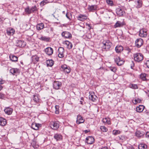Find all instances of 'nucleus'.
I'll return each instance as SVG.
<instances>
[{
    "label": "nucleus",
    "instance_id": "f257e3e1",
    "mask_svg": "<svg viewBox=\"0 0 149 149\" xmlns=\"http://www.w3.org/2000/svg\"><path fill=\"white\" fill-rule=\"evenodd\" d=\"M134 60L137 62H140L142 61L143 58V55L140 53H137L134 54Z\"/></svg>",
    "mask_w": 149,
    "mask_h": 149
},
{
    "label": "nucleus",
    "instance_id": "f03ea898",
    "mask_svg": "<svg viewBox=\"0 0 149 149\" xmlns=\"http://www.w3.org/2000/svg\"><path fill=\"white\" fill-rule=\"evenodd\" d=\"M102 49H108L110 48L111 45V43L109 40H105L103 41Z\"/></svg>",
    "mask_w": 149,
    "mask_h": 149
},
{
    "label": "nucleus",
    "instance_id": "7ed1b4c3",
    "mask_svg": "<svg viewBox=\"0 0 149 149\" xmlns=\"http://www.w3.org/2000/svg\"><path fill=\"white\" fill-rule=\"evenodd\" d=\"M114 60L115 62L118 65H121L123 64L124 62L123 60L120 59L119 56H118L115 57Z\"/></svg>",
    "mask_w": 149,
    "mask_h": 149
},
{
    "label": "nucleus",
    "instance_id": "20e7f679",
    "mask_svg": "<svg viewBox=\"0 0 149 149\" xmlns=\"http://www.w3.org/2000/svg\"><path fill=\"white\" fill-rule=\"evenodd\" d=\"M50 125L51 128L54 130L57 129L59 126V122L58 121L51 122Z\"/></svg>",
    "mask_w": 149,
    "mask_h": 149
},
{
    "label": "nucleus",
    "instance_id": "39448f33",
    "mask_svg": "<svg viewBox=\"0 0 149 149\" xmlns=\"http://www.w3.org/2000/svg\"><path fill=\"white\" fill-rule=\"evenodd\" d=\"M147 34V30L146 29H142L139 31V36L141 37H145Z\"/></svg>",
    "mask_w": 149,
    "mask_h": 149
},
{
    "label": "nucleus",
    "instance_id": "423d86ee",
    "mask_svg": "<svg viewBox=\"0 0 149 149\" xmlns=\"http://www.w3.org/2000/svg\"><path fill=\"white\" fill-rule=\"evenodd\" d=\"M61 68L64 71L68 74L70 73V72L71 69L70 67L66 65L65 64L61 65Z\"/></svg>",
    "mask_w": 149,
    "mask_h": 149
},
{
    "label": "nucleus",
    "instance_id": "0eeeda50",
    "mask_svg": "<svg viewBox=\"0 0 149 149\" xmlns=\"http://www.w3.org/2000/svg\"><path fill=\"white\" fill-rule=\"evenodd\" d=\"M58 56L59 57L62 58L64 56V50L63 47H59L58 49Z\"/></svg>",
    "mask_w": 149,
    "mask_h": 149
},
{
    "label": "nucleus",
    "instance_id": "6e6552de",
    "mask_svg": "<svg viewBox=\"0 0 149 149\" xmlns=\"http://www.w3.org/2000/svg\"><path fill=\"white\" fill-rule=\"evenodd\" d=\"M26 43L24 41L20 40L17 41L16 43L17 46L19 47H24L25 46Z\"/></svg>",
    "mask_w": 149,
    "mask_h": 149
},
{
    "label": "nucleus",
    "instance_id": "1a4fd4ad",
    "mask_svg": "<svg viewBox=\"0 0 149 149\" xmlns=\"http://www.w3.org/2000/svg\"><path fill=\"white\" fill-rule=\"evenodd\" d=\"M143 43V41L141 38L137 39L135 41L136 46L138 47H140Z\"/></svg>",
    "mask_w": 149,
    "mask_h": 149
},
{
    "label": "nucleus",
    "instance_id": "9d476101",
    "mask_svg": "<svg viewBox=\"0 0 149 149\" xmlns=\"http://www.w3.org/2000/svg\"><path fill=\"white\" fill-rule=\"evenodd\" d=\"M61 85V83L59 81H55L53 84V86L54 88L57 90L60 88Z\"/></svg>",
    "mask_w": 149,
    "mask_h": 149
},
{
    "label": "nucleus",
    "instance_id": "9b49d317",
    "mask_svg": "<svg viewBox=\"0 0 149 149\" xmlns=\"http://www.w3.org/2000/svg\"><path fill=\"white\" fill-rule=\"evenodd\" d=\"M84 120L83 119L82 116L80 115H78L77 118L76 123L77 124H79L83 123Z\"/></svg>",
    "mask_w": 149,
    "mask_h": 149
},
{
    "label": "nucleus",
    "instance_id": "f8f14e48",
    "mask_svg": "<svg viewBox=\"0 0 149 149\" xmlns=\"http://www.w3.org/2000/svg\"><path fill=\"white\" fill-rule=\"evenodd\" d=\"M89 93V99L93 102L95 101L96 99L97 98V97L94 94V93L93 92H90Z\"/></svg>",
    "mask_w": 149,
    "mask_h": 149
},
{
    "label": "nucleus",
    "instance_id": "ddd939ff",
    "mask_svg": "<svg viewBox=\"0 0 149 149\" xmlns=\"http://www.w3.org/2000/svg\"><path fill=\"white\" fill-rule=\"evenodd\" d=\"M45 52L48 55H51L53 53V50L52 48L48 47L45 49Z\"/></svg>",
    "mask_w": 149,
    "mask_h": 149
},
{
    "label": "nucleus",
    "instance_id": "4468645a",
    "mask_svg": "<svg viewBox=\"0 0 149 149\" xmlns=\"http://www.w3.org/2000/svg\"><path fill=\"white\" fill-rule=\"evenodd\" d=\"M86 142L88 144H92L94 141V139L93 137L92 136L87 137L86 139Z\"/></svg>",
    "mask_w": 149,
    "mask_h": 149
},
{
    "label": "nucleus",
    "instance_id": "2eb2a0df",
    "mask_svg": "<svg viewBox=\"0 0 149 149\" xmlns=\"http://www.w3.org/2000/svg\"><path fill=\"white\" fill-rule=\"evenodd\" d=\"M125 24L124 22H121L120 21H118L114 25V27L116 28L118 27H121L123 26Z\"/></svg>",
    "mask_w": 149,
    "mask_h": 149
},
{
    "label": "nucleus",
    "instance_id": "dca6fc26",
    "mask_svg": "<svg viewBox=\"0 0 149 149\" xmlns=\"http://www.w3.org/2000/svg\"><path fill=\"white\" fill-rule=\"evenodd\" d=\"M7 34L8 35H12L15 33L14 30L12 28H9L7 29Z\"/></svg>",
    "mask_w": 149,
    "mask_h": 149
},
{
    "label": "nucleus",
    "instance_id": "f3484780",
    "mask_svg": "<svg viewBox=\"0 0 149 149\" xmlns=\"http://www.w3.org/2000/svg\"><path fill=\"white\" fill-rule=\"evenodd\" d=\"M4 111L6 114L9 115L11 114L13 112V109L9 107H6L4 109Z\"/></svg>",
    "mask_w": 149,
    "mask_h": 149
},
{
    "label": "nucleus",
    "instance_id": "a211bd4d",
    "mask_svg": "<svg viewBox=\"0 0 149 149\" xmlns=\"http://www.w3.org/2000/svg\"><path fill=\"white\" fill-rule=\"evenodd\" d=\"M144 134L143 132H141L140 131L137 130L135 132L136 136L138 138L142 137Z\"/></svg>",
    "mask_w": 149,
    "mask_h": 149
},
{
    "label": "nucleus",
    "instance_id": "6ab92c4d",
    "mask_svg": "<svg viewBox=\"0 0 149 149\" xmlns=\"http://www.w3.org/2000/svg\"><path fill=\"white\" fill-rule=\"evenodd\" d=\"M115 49L117 53H119L123 51V47L121 45H118L116 47Z\"/></svg>",
    "mask_w": 149,
    "mask_h": 149
},
{
    "label": "nucleus",
    "instance_id": "aec40b11",
    "mask_svg": "<svg viewBox=\"0 0 149 149\" xmlns=\"http://www.w3.org/2000/svg\"><path fill=\"white\" fill-rule=\"evenodd\" d=\"M54 138L57 141H60L62 139V136L61 134L57 133L55 134L54 136Z\"/></svg>",
    "mask_w": 149,
    "mask_h": 149
},
{
    "label": "nucleus",
    "instance_id": "412c9836",
    "mask_svg": "<svg viewBox=\"0 0 149 149\" xmlns=\"http://www.w3.org/2000/svg\"><path fill=\"white\" fill-rule=\"evenodd\" d=\"M10 72L13 75H15L19 73V70L17 68H13L10 70Z\"/></svg>",
    "mask_w": 149,
    "mask_h": 149
},
{
    "label": "nucleus",
    "instance_id": "4be33fe9",
    "mask_svg": "<svg viewBox=\"0 0 149 149\" xmlns=\"http://www.w3.org/2000/svg\"><path fill=\"white\" fill-rule=\"evenodd\" d=\"M62 35L66 38H69L71 37V34L68 32L65 31L62 33Z\"/></svg>",
    "mask_w": 149,
    "mask_h": 149
},
{
    "label": "nucleus",
    "instance_id": "5701e85b",
    "mask_svg": "<svg viewBox=\"0 0 149 149\" xmlns=\"http://www.w3.org/2000/svg\"><path fill=\"white\" fill-rule=\"evenodd\" d=\"M40 124L36 123H33L32 124L31 127L32 128L35 130H38L39 129Z\"/></svg>",
    "mask_w": 149,
    "mask_h": 149
},
{
    "label": "nucleus",
    "instance_id": "b1692460",
    "mask_svg": "<svg viewBox=\"0 0 149 149\" xmlns=\"http://www.w3.org/2000/svg\"><path fill=\"white\" fill-rule=\"evenodd\" d=\"M6 119L0 117V125L2 126H4L6 124Z\"/></svg>",
    "mask_w": 149,
    "mask_h": 149
},
{
    "label": "nucleus",
    "instance_id": "393cba45",
    "mask_svg": "<svg viewBox=\"0 0 149 149\" xmlns=\"http://www.w3.org/2000/svg\"><path fill=\"white\" fill-rule=\"evenodd\" d=\"M88 10L90 11H93L97 9V6L95 5L88 6Z\"/></svg>",
    "mask_w": 149,
    "mask_h": 149
},
{
    "label": "nucleus",
    "instance_id": "a878e982",
    "mask_svg": "<svg viewBox=\"0 0 149 149\" xmlns=\"http://www.w3.org/2000/svg\"><path fill=\"white\" fill-rule=\"evenodd\" d=\"M64 44L65 45L67 48L69 49H71L72 47V43L68 41H65L64 42Z\"/></svg>",
    "mask_w": 149,
    "mask_h": 149
},
{
    "label": "nucleus",
    "instance_id": "bb28decb",
    "mask_svg": "<svg viewBox=\"0 0 149 149\" xmlns=\"http://www.w3.org/2000/svg\"><path fill=\"white\" fill-rule=\"evenodd\" d=\"M9 58L10 60L12 61L16 62L18 61V57L13 55H10Z\"/></svg>",
    "mask_w": 149,
    "mask_h": 149
},
{
    "label": "nucleus",
    "instance_id": "cd10ccee",
    "mask_svg": "<svg viewBox=\"0 0 149 149\" xmlns=\"http://www.w3.org/2000/svg\"><path fill=\"white\" fill-rule=\"evenodd\" d=\"M46 63L47 66L52 67L54 64V61L52 59L46 61Z\"/></svg>",
    "mask_w": 149,
    "mask_h": 149
},
{
    "label": "nucleus",
    "instance_id": "c85d7f7f",
    "mask_svg": "<svg viewBox=\"0 0 149 149\" xmlns=\"http://www.w3.org/2000/svg\"><path fill=\"white\" fill-rule=\"evenodd\" d=\"M144 108L145 107L143 105H139L136 107V111L137 112H141L143 111Z\"/></svg>",
    "mask_w": 149,
    "mask_h": 149
},
{
    "label": "nucleus",
    "instance_id": "c756f323",
    "mask_svg": "<svg viewBox=\"0 0 149 149\" xmlns=\"http://www.w3.org/2000/svg\"><path fill=\"white\" fill-rule=\"evenodd\" d=\"M33 100L34 101V102L36 103L39 102V95L38 94H36L33 95Z\"/></svg>",
    "mask_w": 149,
    "mask_h": 149
},
{
    "label": "nucleus",
    "instance_id": "7c9ffc66",
    "mask_svg": "<svg viewBox=\"0 0 149 149\" xmlns=\"http://www.w3.org/2000/svg\"><path fill=\"white\" fill-rule=\"evenodd\" d=\"M53 2L52 1H49L48 0H44L42 1L40 3V5L41 7H43L45 4L49 3H51Z\"/></svg>",
    "mask_w": 149,
    "mask_h": 149
},
{
    "label": "nucleus",
    "instance_id": "2f4dec72",
    "mask_svg": "<svg viewBox=\"0 0 149 149\" xmlns=\"http://www.w3.org/2000/svg\"><path fill=\"white\" fill-rule=\"evenodd\" d=\"M116 13L119 16H122L124 13L123 10L120 8H118L117 9Z\"/></svg>",
    "mask_w": 149,
    "mask_h": 149
},
{
    "label": "nucleus",
    "instance_id": "473e14b6",
    "mask_svg": "<svg viewBox=\"0 0 149 149\" xmlns=\"http://www.w3.org/2000/svg\"><path fill=\"white\" fill-rule=\"evenodd\" d=\"M102 121L105 124H107L108 125L110 124L111 123L110 119L108 118H106L103 119Z\"/></svg>",
    "mask_w": 149,
    "mask_h": 149
},
{
    "label": "nucleus",
    "instance_id": "72a5a7b5",
    "mask_svg": "<svg viewBox=\"0 0 149 149\" xmlns=\"http://www.w3.org/2000/svg\"><path fill=\"white\" fill-rule=\"evenodd\" d=\"M135 2L136 4L137 8H139L142 5L141 1L140 0H138L137 1H135Z\"/></svg>",
    "mask_w": 149,
    "mask_h": 149
},
{
    "label": "nucleus",
    "instance_id": "f704fd0d",
    "mask_svg": "<svg viewBox=\"0 0 149 149\" xmlns=\"http://www.w3.org/2000/svg\"><path fill=\"white\" fill-rule=\"evenodd\" d=\"M36 27L38 30H41L44 28V25L42 23L38 24L37 25Z\"/></svg>",
    "mask_w": 149,
    "mask_h": 149
},
{
    "label": "nucleus",
    "instance_id": "c9c22d12",
    "mask_svg": "<svg viewBox=\"0 0 149 149\" xmlns=\"http://www.w3.org/2000/svg\"><path fill=\"white\" fill-rule=\"evenodd\" d=\"M39 39L41 40L46 42H49L50 40L49 37H47L46 36H41Z\"/></svg>",
    "mask_w": 149,
    "mask_h": 149
},
{
    "label": "nucleus",
    "instance_id": "e433bc0d",
    "mask_svg": "<svg viewBox=\"0 0 149 149\" xmlns=\"http://www.w3.org/2000/svg\"><path fill=\"white\" fill-rule=\"evenodd\" d=\"M84 39L87 40L90 39L92 37L91 34L89 33H87L86 35L84 36Z\"/></svg>",
    "mask_w": 149,
    "mask_h": 149
},
{
    "label": "nucleus",
    "instance_id": "4c0bfd02",
    "mask_svg": "<svg viewBox=\"0 0 149 149\" xmlns=\"http://www.w3.org/2000/svg\"><path fill=\"white\" fill-rule=\"evenodd\" d=\"M138 148L139 149H147V146L145 144H141L139 145Z\"/></svg>",
    "mask_w": 149,
    "mask_h": 149
},
{
    "label": "nucleus",
    "instance_id": "58836bf2",
    "mask_svg": "<svg viewBox=\"0 0 149 149\" xmlns=\"http://www.w3.org/2000/svg\"><path fill=\"white\" fill-rule=\"evenodd\" d=\"M146 74L145 73H142L140 75V78L143 81L147 80L146 78Z\"/></svg>",
    "mask_w": 149,
    "mask_h": 149
},
{
    "label": "nucleus",
    "instance_id": "ea45409f",
    "mask_svg": "<svg viewBox=\"0 0 149 149\" xmlns=\"http://www.w3.org/2000/svg\"><path fill=\"white\" fill-rule=\"evenodd\" d=\"M129 87L132 89H136L138 88V86L136 84H130L129 85Z\"/></svg>",
    "mask_w": 149,
    "mask_h": 149
},
{
    "label": "nucleus",
    "instance_id": "a19ab883",
    "mask_svg": "<svg viewBox=\"0 0 149 149\" xmlns=\"http://www.w3.org/2000/svg\"><path fill=\"white\" fill-rule=\"evenodd\" d=\"M25 12L28 14H30L32 13V12L31 9L29 7H28L25 9Z\"/></svg>",
    "mask_w": 149,
    "mask_h": 149
},
{
    "label": "nucleus",
    "instance_id": "79ce46f5",
    "mask_svg": "<svg viewBox=\"0 0 149 149\" xmlns=\"http://www.w3.org/2000/svg\"><path fill=\"white\" fill-rule=\"evenodd\" d=\"M31 9L32 12V13H33L35 11H38V9L36 6H32L31 8Z\"/></svg>",
    "mask_w": 149,
    "mask_h": 149
},
{
    "label": "nucleus",
    "instance_id": "37998d69",
    "mask_svg": "<svg viewBox=\"0 0 149 149\" xmlns=\"http://www.w3.org/2000/svg\"><path fill=\"white\" fill-rule=\"evenodd\" d=\"M100 129L103 132H106L108 131V129L104 126H101Z\"/></svg>",
    "mask_w": 149,
    "mask_h": 149
},
{
    "label": "nucleus",
    "instance_id": "c03bdc74",
    "mask_svg": "<svg viewBox=\"0 0 149 149\" xmlns=\"http://www.w3.org/2000/svg\"><path fill=\"white\" fill-rule=\"evenodd\" d=\"M141 101V100L138 98L132 100L133 103L134 104H136L137 103H140Z\"/></svg>",
    "mask_w": 149,
    "mask_h": 149
},
{
    "label": "nucleus",
    "instance_id": "a18cd8bd",
    "mask_svg": "<svg viewBox=\"0 0 149 149\" xmlns=\"http://www.w3.org/2000/svg\"><path fill=\"white\" fill-rule=\"evenodd\" d=\"M106 2L107 3V4L110 6H112L113 5V2L111 0H106Z\"/></svg>",
    "mask_w": 149,
    "mask_h": 149
},
{
    "label": "nucleus",
    "instance_id": "49530a36",
    "mask_svg": "<svg viewBox=\"0 0 149 149\" xmlns=\"http://www.w3.org/2000/svg\"><path fill=\"white\" fill-rule=\"evenodd\" d=\"M55 113L56 114H58L59 113V106L58 105H56L55 106Z\"/></svg>",
    "mask_w": 149,
    "mask_h": 149
},
{
    "label": "nucleus",
    "instance_id": "de8ad7c7",
    "mask_svg": "<svg viewBox=\"0 0 149 149\" xmlns=\"http://www.w3.org/2000/svg\"><path fill=\"white\" fill-rule=\"evenodd\" d=\"M66 17L70 20H71L70 17H71V14L70 13H67L66 14Z\"/></svg>",
    "mask_w": 149,
    "mask_h": 149
},
{
    "label": "nucleus",
    "instance_id": "09e8293b",
    "mask_svg": "<svg viewBox=\"0 0 149 149\" xmlns=\"http://www.w3.org/2000/svg\"><path fill=\"white\" fill-rule=\"evenodd\" d=\"M120 131L119 130H114L113 131V133L114 135H117L119 134Z\"/></svg>",
    "mask_w": 149,
    "mask_h": 149
},
{
    "label": "nucleus",
    "instance_id": "8fccbe9b",
    "mask_svg": "<svg viewBox=\"0 0 149 149\" xmlns=\"http://www.w3.org/2000/svg\"><path fill=\"white\" fill-rule=\"evenodd\" d=\"M110 69L111 71L114 72H116L117 70L116 68L115 67H111Z\"/></svg>",
    "mask_w": 149,
    "mask_h": 149
},
{
    "label": "nucleus",
    "instance_id": "3c124183",
    "mask_svg": "<svg viewBox=\"0 0 149 149\" xmlns=\"http://www.w3.org/2000/svg\"><path fill=\"white\" fill-rule=\"evenodd\" d=\"M81 15H79V16L78 17V19L80 21H84V19L83 18H82V17L81 16Z\"/></svg>",
    "mask_w": 149,
    "mask_h": 149
},
{
    "label": "nucleus",
    "instance_id": "603ef678",
    "mask_svg": "<svg viewBox=\"0 0 149 149\" xmlns=\"http://www.w3.org/2000/svg\"><path fill=\"white\" fill-rule=\"evenodd\" d=\"M81 15V16H82V18H83L84 20L86 19H87V17L86 15Z\"/></svg>",
    "mask_w": 149,
    "mask_h": 149
},
{
    "label": "nucleus",
    "instance_id": "864d4df0",
    "mask_svg": "<svg viewBox=\"0 0 149 149\" xmlns=\"http://www.w3.org/2000/svg\"><path fill=\"white\" fill-rule=\"evenodd\" d=\"M146 64L147 66L149 68V61H147L146 62Z\"/></svg>",
    "mask_w": 149,
    "mask_h": 149
},
{
    "label": "nucleus",
    "instance_id": "5fc2aeb1",
    "mask_svg": "<svg viewBox=\"0 0 149 149\" xmlns=\"http://www.w3.org/2000/svg\"><path fill=\"white\" fill-rule=\"evenodd\" d=\"M146 136L147 138H149V132H146Z\"/></svg>",
    "mask_w": 149,
    "mask_h": 149
},
{
    "label": "nucleus",
    "instance_id": "6e6d98bb",
    "mask_svg": "<svg viewBox=\"0 0 149 149\" xmlns=\"http://www.w3.org/2000/svg\"><path fill=\"white\" fill-rule=\"evenodd\" d=\"M4 83V81L3 80H1L0 81V84H3Z\"/></svg>",
    "mask_w": 149,
    "mask_h": 149
},
{
    "label": "nucleus",
    "instance_id": "4d7b16f0",
    "mask_svg": "<svg viewBox=\"0 0 149 149\" xmlns=\"http://www.w3.org/2000/svg\"><path fill=\"white\" fill-rule=\"evenodd\" d=\"M89 132V131L88 130H85L84 132L86 133Z\"/></svg>",
    "mask_w": 149,
    "mask_h": 149
},
{
    "label": "nucleus",
    "instance_id": "13d9d810",
    "mask_svg": "<svg viewBox=\"0 0 149 149\" xmlns=\"http://www.w3.org/2000/svg\"><path fill=\"white\" fill-rule=\"evenodd\" d=\"M3 94L2 93H0V97L1 98L3 97Z\"/></svg>",
    "mask_w": 149,
    "mask_h": 149
},
{
    "label": "nucleus",
    "instance_id": "bf43d9fd",
    "mask_svg": "<svg viewBox=\"0 0 149 149\" xmlns=\"http://www.w3.org/2000/svg\"><path fill=\"white\" fill-rule=\"evenodd\" d=\"M3 88L2 86L0 85V91H1Z\"/></svg>",
    "mask_w": 149,
    "mask_h": 149
},
{
    "label": "nucleus",
    "instance_id": "052dcab7",
    "mask_svg": "<svg viewBox=\"0 0 149 149\" xmlns=\"http://www.w3.org/2000/svg\"><path fill=\"white\" fill-rule=\"evenodd\" d=\"M101 149H108L107 147H105L101 148Z\"/></svg>",
    "mask_w": 149,
    "mask_h": 149
},
{
    "label": "nucleus",
    "instance_id": "680f3d73",
    "mask_svg": "<svg viewBox=\"0 0 149 149\" xmlns=\"http://www.w3.org/2000/svg\"><path fill=\"white\" fill-rule=\"evenodd\" d=\"M80 103L81 104H83V101H80Z\"/></svg>",
    "mask_w": 149,
    "mask_h": 149
},
{
    "label": "nucleus",
    "instance_id": "e2e57ef3",
    "mask_svg": "<svg viewBox=\"0 0 149 149\" xmlns=\"http://www.w3.org/2000/svg\"><path fill=\"white\" fill-rule=\"evenodd\" d=\"M148 96L149 97V91H148Z\"/></svg>",
    "mask_w": 149,
    "mask_h": 149
},
{
    "label": "nucleus",
    "instance_id": "0e129e2a",
    "mask_svg": "<svg viewBox=\"0 0 149 149\" xmlns=\"http://www.w3.org/2000/svg\"><path fill=\"white\" fill-rule=\"evenodd\" d=\"M63 14H65V12L64 11H63Z\"/></svg>",
    "mask_w": 149,
    "mask_h": 149
},
{
    "label": "nucleus",
    "instance_id": "69168bd1",
    "mask_svg": "<svg viewBox=\"0 0 149 149\" xmlns=\"http://www.w3.org/2000/svg\"><path fill=\"white\" fill-rule=\"evenodd\" d=\"M83 97H81V100H83Z\"/></svg>",
    "mask_w": 149,
    "mask_h": 149
},
{
    "label": "nucleus",
    "instance_id": "338daca9",
    "mask_svg": "<svg viewBox=\"0 0 149 149\" xmlns=\"http://www.w3.org/2000/svg\"><path fill=\"white\" fill-rule=\"evenodd\" d=\"M148 51H149V47H148Z\"/></svg>",
    "mask_w": 149,
    "mask_h": 149
},
{
    "label": "nucleus",
    "instance_id": "774afa93",
    "mask_svg": "<svg viewBox=\"0 0 149 149\" xmlns=\"http://www.w3.org/2000/svg\"><path fill=\"white\" fill-rule=\"evenodd\" d=\"M88 26H89V27H90V25H89V24H88Z\"/></svg>",
    "mask_w": 149,
    "mask_h": 149
}]
</instances>
